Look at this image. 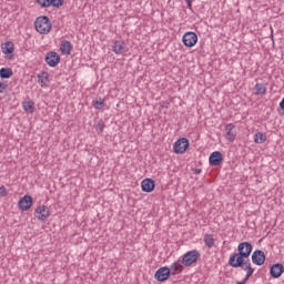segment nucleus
I'll return each instance as SVG.
<instances>
[{
	"label": "nucleus",
	"mask_w": 284,
	"mask_h": 284,
	"mask_svg": "<svg viewBox=\"0 0 284 284\" xmlns=\"http://www.w3.org/2000/svg\"><path fill=\"white\" fill-rule=\"evenodd\" d=\"M187 148H190V140H187V138H182L174 142L173 152L175 154H185Z\"/></svg>",
	"instance_id": "obj_5"
},
{
	"label": "nucleus",
	"mask_w": 284,
	"mask_h": 284,
	"mask_svg": "<svg viewBox=\"0 0 284 284\" xmlns=\"http://www.w3.org/2000/svg\"><path fill=\"white\" fill-rule=\"evenodd\" d=\"M95 130L98 134H103V130H105V123L102 120H100L95 125Z\"/></svg>",
	"instance_id": "obj_27"
},
{
	"label": "nucleus",
	"mask_w": 284,
	"mask_h": 284,
	"mask_svg": "<svg viewBox=\"0 0 284 284\" xmlns=\"http://www.w3.org/2000/svg\"><path fill=\"white\" fill-rule=\"evenodd\" d=\"M92 105L95 110H103L105 108V100L99 98L92 101Z\"/></svg>",
	"instance_id": "obj_24"
},
{
	"label": "nucleus",
	"mask_w": 284,
	"mask_h": 284,
	"mask_svg": "<svg viewBox=\"0 0 284 284\" xmlns=\"http://www.w3.org/2000/svg\"><path fill=\"white\" fill-rule=\"evenodd\" d=\"M61 54H72V42L68 40H63L60 44Z\"/></svg>",
	"instance_id": "obj_19"
},
{
	"label": "nucleus",
	"mask_w": 284,
	"mask_h": 284,
	"mask_svg": "<svg viewBox=\"0 0 284 284\" xmlns=\"http://www.w3.org/2000/svg\"><path fill=\"white\" fill-rule=\"evenodd\" d=\"M267 141V135H265V133L263 132H257L254 135V143L261 144V143H265Z\"/></svg>",
	"instance_id": "obj_23"
},
{
	"label": "nucleus",
	"mask_w": 284,
	"mask_h": 284,
	"mask_svg": "<svg viewBox=\"0 0 284 284\" xmlns=\"http://www.w3.org/2000/svg\"><path fill=\"white\" fill-rule=\"evenodd\" d=\"M22 108H23L24 112H28V114L34 113V102H32V101L23 102Z\"/></svg>",
	"instance_id": "obj_21"
},
{
	"label": "nucleus",
	"mask_w": 284,
	"mask_h": 284,
	"mask_svg": "<svg viewBox=\"0 0 284 284\" xmlns=\"http://www.w3.org/2000/svg\"><path fill=\"white\" fill-rule=\"evenodd\" d=\"M170 267L164 266V267H160L156 272H155V278L156 281H160V283H163V281H168V278H170Z\"/></svg>",
	"instance_id": "obj_12"
},
{
	"label": "nucleus",
	"mask_w": 284,
	"mask_h": 284,
	"mask_svg": "<svg viewBox=\"0 0 284 284\" xmlns=\"http://www.w3.org/2000/svg\"><path fill=\"white\" fill-rule=\"evenodd\" d=\"M252 263L254 265H264L265 264V252L261 251V250H256L253 252L252 256Z\"/></svg>",
	"instance_id": "obj_10"
},
{
	"label": "nucleus",
	"mask_w": 284,
	"mask_h": 284,
	"mask_svg": "<svg viewBox=\"0 0 284 284\" xmlns=\"http://www.w3.org/2000/svg\"><path fill=\"white\" fill-rule=\"evenodd\" d=\"M38 6L42 8H50L51 7V0H37Z\"/></svg>",
	"instance_id": "obj_28"
},
{
	"label": "nucleus",
	"mask_w": 284,
	"mask_h": 284,
	"mask_svg": "<svg viewBox=\"0 0 284 284\" xmlns=\"http://www.w3.org/2000/svg\"><path fill=\"white\" fill-rule=\"evenodd\" d=\"M225 139L230 141V143H234L236 141V125L233 123H229L225 125Z\"/></svg>",
	"instance_id": "obj_9"
},
{
	"label": "nucleus",
	"mask_w": 284,
	"mask_h": 284,
	"mask_svg": "<svg viewBox=\"0 0 284 284\" xmlns=\"http://www.w3.org/2000/svg\"><path fill=\"white\" fill-rule=\"evenodd\" d=\"M201 258V252L197 250H192L186 252L182 256V262L184 263L185 267H191V265H194Z\"/></svg>",
	"instance_id": "obj_4"
},
{
	"label": "nucleus",
	"mask_w": 284,
	"mask_h": 284,
	"mask_svg": "<svg viewBox=\"0 0 284 284\" xmlns=\"http://www.w3.org/2000/svg\"><path fill=\"white\" fill-rule=\"evenodd\" d=\"M266 92H267V88L265 87V84H263V83L255 84V94L256 95L263 97L264 94H266Z\"/></svg>",
	"instance_id": "obj_22"
},
{
	"label": "nucleus",
	"mask_w": 284,
	"mask_h": 284,
	"mask_svg": "<svg viewBox=\"0 0 284 284\" xmlns=\"http://www.w3.org/2000/svg\"><path fill=\"white\" fill-rule=\"evenodd\" d=\"M8 196V190L6 189V186H0V197L3 199Z\"/></svg>",
	"instance_id": "obj_31"
},
{
	"label": "nucleus",
	"mask_w": 284,
	"mask_h": 284,
	"mask_svg": "<svg viewBox=\"0 0 284 284\" xmlns=\"http://www.w3.org/2000/svg\"><path fill=\"white\" fill-rule=\"evenodd\" d=\"M247 281H250V280H247V277H244L242 281L236 282V284H245V283H247Z\"/></svg>",
	"instance_id": "obj_32"
},
{
	"label": "nucleus",
	"mask_w": 284,
	"mask_h": 284,
	"mask_svg": "<svg viewBox=\"0 0 284 284\" xmlns=\"http://www.w3.org/2000/svg\"><path fill=\"white\" fill-rule=\"evenodd\" d=\"M283 272H284V266L283 264H274L273 266H271L270 270V274L272 276V278H281V276H283Z\"/></svg>",
	"instance_id": "obj_15"
},
{
	"label": "nucleus",
	"mask_w": 284,
	"mask_h": 284,
	"mask_svg": "<svg viewBox=\"0 0 284 284\" xmlns=\"http://www.w3.org/2000/svg\"><path fill=\"white\" fill-rule=\"evenodd\" d=\"M252 250H254V247L252 246V243L241 242L237 245V253H232L229 261H239V263H241L242 260L250 258V255L252 254Z\"/></svg>",
	"instance_id": "obj_1"
},
{
	"label": "nucleus",
	"mask_w": 284,
	"mask_h": 284,
	"mask_svg": "<svg viewBox=\"0 0 284 284\" xmlns=\"http://www.w3.org/2000/svg\"><path fill=\"white\" fill-rule=\"evenodd\" d=\"M60 62H61V57L59 55V53L54 51H50L47 53L45 55L47 65H49L50 68H57Z\"/></svg>",
	"instance_id": "obj_7"
},
{
	"label": "nucleus",
	"mask_w": 284,
	"mask_h": 284,
	"mask_svg": "<svg viewBox=\"0 0 284 284\" xmlns=\"http://www.w3.org/2000/svg\"><path fill=\"white\" fill-rule=\"evenodd\" d=\"M8 90V81L6 80H0V94H3Z\"/></svg>",
	"instance_id": "obj_29"
},
{
	"label": "nucleus",
	"mask_w": 284,
	"mask_h": 284,
	"mask_svg": "<svg viewBox=\"0 0 284 284\" xmlns=\"http://www.w3.org/2000/svg\"><path fill=\"white\" fill-rule=\"evenodd\" d=\"M3 54H12L14 52V44L12 42H6L4 47H2Z\"/></svg>",
	"instance_id": "obj_26"
},
{
	"label": "nucleus",
	"mask_w": 284,
	"mask_h": 284,
	"mask_svg": "<svg viewBox=\"0 0 284 284\" xmlns=\"http://www.w3.org/2000/svg\"><path fill=\"white\" fill-rule=\"evenodd\" d=\"M182 41L186 48H194V44L199 42V36L192 31L184 33Z\"/></svg>",
	"instance_id": "obj_6"
},
{
	"label": "nucleus",
	"mask_w": 284,
	"mask_h": 284,
	"mask_svg": "<svg viewBox=\"0 0 284 284\" xmlns=\"http://www.w3.org/2000/svg\"><path fill=\"white\" fill-rule=\"evenodd\" d=\"M227 263L230 267H234V268L241 267V270L246 272L244 278H247V280H250V277L255 272L254 267H252V262H250V258L241 260V262H239V260H234V261H229Z\"/></svg>",
	"instance_id": "obj_3"
},
{
	"label": "nucleus",
	"mask_w": 284,
	"mask_h": 284,
	"mask_svg": "<svg viewBox=\"0 0 284 284\" xmlns=\"http://www.w3.org/2000/svg\"><path fill=\"white\" fill-rule=\"evenodd\" d=\"M209 163L210 165H221V163H223V154L221 153V151H215L213 153H211L210 158H209Z\"/></svg>",
	"instance_id": "obj_14"
},
{
	"label": "nucleus",
	"mask_w": 284,
	"mask_h": 284,
	"mask_svg": "<svg viewBox=\"0 0 284 284\" xmlns=\"http://www.w3.org/2000/svg\"><path fill=\"white\" fill-rule=\"evenodd\" d=\"M201 171H197V174H200Z\"/></svg>",
	"instance_id": "obj_34"
},
{
	"label": "nucleus",
	"mask_w": 284,
	"mask_h": 284,
	"mask_svg": "<svg viewBox=\"0 0 284 284\" xmlns=\"http://www.w3.org/2000/svg\"><path fill=\"white\" fill-rule=\"evenodd\" d=\"M201 171H197V174H200Z\"/></svg>",
	"instance_id": "obj_35"
},
{
	"label": "nucleus",
	"mask_w": 284,
	"mask_h": 284,
	"mask_svg": "<svg viewBox=\"0 0 284 284\" xmlns=\"http://www.w3.org/2000/svg\"><path fill=\"white\" fill-rule=\"evenodd\" d=\"M18 205L22 212H28L32 207V196L24 195L19 200Z\"/></svg>",
	"instance_id": "obj_11"
},
{
	"label": "nucleus",
	"mask_w": 284,
	"mask_h": 284,
	"mask_svg": "<svg viewBox=\"0 0 284 284\" xmlns=\"http://www.w3.org/2000/svg\"><path fill=\"white\" fill-rule=\"evenodd\" d=\"M53 8H61L65 0H50Z\"/></svg>",
	"instance_id": "obj_30"
},
{
	"label": "nucleus",
	"mask_w": 284,
	"mask_h": 284,
	"mask_svg": "<svg viewBox=\"0 0 284 284\" xmlns=\"http://www.w3.org/2000/svg\"><path fill=\"white\" fill-rule=\"evenodd\" d=\"M183 267H185L183 260H178L171 264L170 272L173 274H181V272H183Z\"/></svg>",
	"instance_id": "obj_18"
},
{
	"label": "nucleus",
	"mask_w": 284,
	"mask_h": 284,
	"mask_svg": "<svg viewBox=\"0 0 284 284\" xmlns=\"http://www.w3.org/2000/svg\"><path fill=\"white\" fill-rule=\"evenodd\" d=\"M12 74H14V72L10 68H1L0 69V78H2V80L10 79L12 77Z\"/></svg>",
	"instance_id": "obj_20"
},
{
	"label": "nucleus",
	"mask_w": 284,
	"mask_h": 284,
	"mask_svg": "<svg viewBox=\"0 0 284 284\" xmlns=\"http://www.w3.org/2000/svg\"><path fill=\"white\" fill-rule=\"evenodd\" d=\"M34 216L38 221H48L50 219V209L45 205H39L34 211Z\"/></svg>",
	"instance_id": "obj_8"
},
{
	"label": "nucleus",
	"mask_w": 284,
	"mask_h": 284,
	"mask_svg": "<svg viewBox=\"0 0 284 284\" xmlns=\"http://www.w3.org/2000/svg\"><path fill=\"white\" fill-rule=\"evenodd\" d=\"M214 243H215L214 235H212V234L204 235V244L206 247L212 248Z\"/></svg>",
	"instance_id": "obj_25"
},
{
	"label": "nucleus",
	"mask_w": 284,
	"mask_h": 284,
	"mask_svg": "<svg viewBox=\"0 0 284 284\" xmlns=\"http://www.w3.org/2000/svg\"><path fill=\"white\" fill-rule=\"evenodd\" d=\"M201 171H197V174H200Z\"/></svg>",
	"instance_id": "obj_36"
},
{
	"label": "nucleus",
	"mask_w": 284,
	"mask_h": 284,
	"mask_svg": "<svg viewBox=\"0 0 284 284\" xmlns=\"http://www.w3.org/2000/svg\"><path fill=\"white\" fill-rule=\"evenodd\" d=\"M112 50L114 54H125V52H128V45H125L124 41L115 40L113 42Z\"/></svg>",
	"instance_id": "obj_13"
},
{
	"label": "nucleus",
	"mask_w": 284,
	"mask_h": 284,
	"mask_svg": "<svg viewBox=\"0 0 284 284\" xmlns=\"http://www.w3.org/2000/svg\"><path fill=\"white\" fill-rule=\"evenodd\" d=\"M187 4V8H192V0H184Z\"/></svg>",
	"instance_id": "obj_33"
},
{
	"label": "nucleus",
	"mask_w": 284,
	"mask_h": 284,
	"mask_svg": "<svg viewBox=\"0 0 284 284\" xmlns=\"http://www.w3.org/2000/svg\"><path fill=\"white\" fill-rule=\"evenodd\" d=\"M155 183L154 180L152 179H144L141 183V187H142V192H154V187H155Z\"/></svg>",
	"instance_id": "obj_16"
},
{
	"label": "nucleus",
	"mask_w": 284,
	"mask_h": 284,
	"mask_svg": "<svg viewBox=\"0 0 284 284\" xmlns=\"http://www.w3.org/2000/svg\"><path fill=\"white\" fill-rule=\"evenodd\" d=\"M38 83L39 85H41L42 88H48L49 83H50V73L45 72V71H41L38 74Z\"/></svg>",
	"instance_id": "obj_17"
},
{
	"label": "nucleus",
	"mask_w": 284,
	"mask_h": 284,
	"mask_svg": "<svg viewBox=\"0 0 284 284\" xmlns=\"http://www.w3.org/2000/svg\"><path fill=\"white\" fill-rule=\"evenodd\" d=\"M34 28L39 34H50L52 22L48 16H40L34 21Z\"/></svg>",
	"instance_id": "obj_2"
}]
</instances>
